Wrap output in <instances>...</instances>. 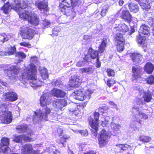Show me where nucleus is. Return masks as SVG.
Here are the masks:
<instances>
[{
  "label": "nucleus",
  "instance_id": "nucleus-1",
  "mask_svg": "<svg viewBox=\"0 0 154 154\" xmlns=\"http://www.w3.org/2000/svg\"><path fill=\"white\" fill-rule=\"evenodd\" d=\"M19 18L25 21H28L32 25L37 26L39 23V19L36 16H32V14L30 10H25L22 9L18 12Z\"/></svg>",
  "mask_w": 154,
  "mask_h": 154
},
{
  "label": "nucleus",
  "instance_id": "nucleus-2",
  "mask_svg": "<svg viewBox=\"0 0 154 154\" xmlns=\"http://www.w3.org/2000/svg\"><path fill=\"white\" fill-rule=\"evenodd\" d=\"M29 68L26 67L20 77L25 81L28 80H36L37 70L36 66L33 63L29 65Z\"/></svg>",
  "mask_w": 154,
  "mask_h": 154
},
{
  "label": "nucleus",
  "instance_id": "nucleus-3",
  "mask_svg": "<svg viewBox=\"0 0 154 154\" xmlns=\"http://www.w3.org/2000/svg\"><path fill=\"white\" fill-rule=\"evenodd\" d=\"M59 10L65 15L69 20H72L76 16L75 12L73 7H70V4L66 0L62 1L60 3Z\"/></svg>",
  "mask_w": 154,
  "mask_h": 154
},
{
  "label": "nucleus",
  "instance_id": "nucleus-4",
  "mask_svg": "<svg viewBox=\"0 0 154 154\" xmlns=\"http://www.w3.org/2000/svg\"><path fill=\"white\" fill-rule=\"evenodd\" d=\"M100 113L96 109L93 113L94 118L90 116L88 118V123L92 128L91 131V133L95 137H96L97 134L99 126V120Z\"/></svg>",
  "mask_w": 154,
  "mask_h": 154
},
{
  "label": "nucleus",
  "instance_id": "nucleus-5",
  "mask_svg": "<svg viewBox=\"0 0 154 154\" xmlns=\"http://www.w3.org/2000/svg\"><path fill=\"white\" fill-rule=\"evenodd\" d=\"M93 91L89 89L85 91L82 88H77L74 91V95L76 96V98L79 100L83 101L86 98L90 99Z\"/></svg>",
  "mask_w": 154,
  "mask_h": 154
},
{
  "label": "nucleus",
  "instance_id": "nucleus-6",
  "mask_svg": "<svg viewBox=\"0 0 154 154\" xmlns=\"http://www.w3.org/2000/svg\"><path fill=\"white\" fill-rule=\"evenodd\" d=\"M114 40L116 44V49L117 51L121 52L124 49L125 40L123 34L117 33L114 36Z\"/></svg>",
  "mask_w": 154,
  "mask_h": 154
},
{
  "label": "nucleus",
  "instance_id": "nucleus-7",
  "mask_svg": "<svg viewBox=\"0 0 154 154\" xmlns=\"http://www.w3.org/2000/svg\"><path fill=\"white\" fill-rule=\"evenodd\" d=\"M20 35L23 39L31 40L35 34V31L32 28L24 26L21 27L20 30Z\"/></svg>",
  "mask_w": 154,
  "mask_h": 154
},
{
  "label": "nucleus",
  "instance_id": "nucleus-8",
  "mask_svg": "<svg viewBox=\"0 0 154 154\" xmlns=\"http://www.w3.org/2000/svg\"><path fill=\"white\" fill-rule=\"evenodd\" d=\"M132 109L131 112L133 115V118L135 121L140 124L141 120H145L148 118L147 115L140 111L139 107L135 106L132 107Z\"/></svg>",
  "mask_w": 154,
  "mask_h": 154
},
{
  "label": "nucleus",
  "instance_id": "nucleus-9",
  "mask_svg": "<svg viewBox=\"0 0 154 154\" xmlns=\"http://www.w3.org/2000/svg\"><path fill=\"white\" fill-rule=\"evenodd\" d=\"M109 138L108 133L105 129H102L100 132L98 137V140L100 147H103L108 143V140Z\"/></svg>",
  "mask_w": 154,
  "mask_h": 154
},
{
  "label": "nucleus",
  "instance_id": "nucleus-10",
  "mask_svg": "<svg viewBox=\"0 0 154 154\" xmlns=\"http://www.w3.org/2000/svg\"><path fill=\"white\" fill-rule=\"evenodd\" d=\"M142 68L136 66H133L132 68V76L134 80H136L141 77Z\"/></svg>",
  "mask_w": 154,
  "mask_h": 154
},
{
  "label": "nucleus",
  "instance_id": "nucleus-11",
  "mask_svg": "<svg viewBox=\"0 0 154 154\" xmlns=\"http://www.w3.org/2000/svg\"><path fill=\"white\" fill-rule=\"evenodd\" d=\"M0 119L3 123L8 124L12 121V112L10 111H7L0 116Z\"/></svg>",
  "mask_w": 154,
  "mask_h": 154
},
{
  "label": "nucleus",
  "instance_id": "nucleus-12",
  "mask_svg": "<svg viewBox=\"0 0 154 154\" xmlns=\"http://www.w3.org/2000/svg\"><path fill=\"white\" fill-rule=\"evenodd\" d=\"M35 5L36 7L41 11H43L44 12H48L49 9L48 7L47 2L45 1H36Z\"/></svg>",
  "mask_w": 154,
  "mask_h": 154
},
{
  "label": "nucleus",
  "instance_id": "nucleus-13",
  "mask_svg": "<svg viewBox=\"0 0 154 154\" xmlns=\"http://www.w3.org/2000/svg\"><path fill=\"white\" fill-rule=\"evenodd\" d=\"M130 57L133 62L136 63H140L143 59L142 55L137 52L131 53L130 54Z\"/></svg>",
  "mask_w": 154,
  "mask_h": 154
},
{
  "label": "nucleus",
  "instance_id": "nucleus-14",
  "mask_svg": "<svg viewBox=\"0 0 154 154\" xmlns=\"http://www.w3.org/2000/svg\"><path fill=\"white\" fill-rule=\"evenodd\" d=\"M120 17L122 19L129 23H131L132 20V15L128 10H122Z\"/></svg>",
  "mask_w": 154,
  "mask_h": 154
},
{
  "label": "nucleus",
  "instance_id": "nucleus-15",
  "mask_svg": "<svg viewBox=\"0 0 154 154\" xmlns=\"http://www.w3.org/2000/svg\"><path fill=\"white\" fill-rule=\"evenodd\" d=\"M53 103L56 108L61 109L66 105L67 102L64 99H57L54 100Z\"/></svg>",
  "mask_w": 154,
  "mask_h": 154
},
{
  "label": "nucleus",
  "instance_id": "nucleus-16",
  "mask_svg": "<svg viewBox=\"0 0 154 154\" xmlns=\"http://www.w3.org/2000/svg\"><path fill=\"white\" fill-rule=\"evenodd\" d=\"M49 94L47 93H44L41 96L40 99V103L42 107L46 106L49 104L50 100Z\"/></svg>",
  "mask_w": 154,
  "mask_h": 154
},
{
  "label": "nucleus",
  "instance_id": "nucleus-17",
  "mask_svg": "<svg viewBox=\"0 0 154 154\" xmlns=\"http://www.w3.org/2000/svg\"><path fill=\"white\" fill-rule=\"evenodd\" d=\"M42 110V111L40 113L39 116V119L42 120V119H44L45 120H48V115L51 112V109L46 106L45 108H43Z\"/></svg>",
  "mask_w": 154,
  "mask_h": 154
},
{
  "label": "nucleus",
  "instance_id": "nucleus-18",
  "mask_svg": "<svg viewBox=\"0 0 154 154\" xmlns=\"http://www.w3.org/2000/svg\"><path fill=\"white\" fill-rule=\"evenodd\" d=\"M3 95L5 99L10 102L15 101L17 99V94L13 91L5 93Z\"/></svg>",
  "mask_w": 154,
  "mask_h": 154
},
{
  "label": "nucleus",
  "instance_id": "nucleus-19",
  "mask_svg": "<svg viewBox=\"0 0 154 154\" xmlns=\"http://www.w3.org/2000/svg\"><path fill=\"white\" fill-rule=\"evenodd\" d=\"M117 82L113 78H109L105 82L106 85L109 88L112 87V88L114 92H116L118 90V86L115 85Z\"/></svg>",
  "mask_w": 154,
  "mask_h": 154
},
{
  "label": "nucleus",
  "instance_id": "nucleus-20",
  "mask_svg": "<svg viewBox=\"0 0 154 154\" xmlns=\"http://www.w3.org/2000/svg\"><path fill=\"white\" fill-rule=\"evenodd\" d=\"M81 82L80 79L77 77L71 78L69 80V85L72 88L78 87Z\"/></svg>",
  "mask_w": 154,
  "mask_h": 154
},
{
  "label": "nucleus",
  "instance_id": "nucleus-21",
  "mask_svg": "<svg viewBox=\"0 0 154 154\" xmlns=\"http://www.w3.org/2000/svg\"><path fill=\"white\" fill-rule=\"evenodd\" d=\"M11 9H13L12 5L10 4V2L8 1L4 3L2 6L0 8V10L3 13L6 14H8L11 11Z\"/></svg>",
  "mask_w": 154,
  "mask_h": 154
},
{
  "label": "nucleus",
  "instance_id": "nucleus-22",
  "mask_svg": "<svg viewBox=\"0 0 154 154\" xmlns=\"http://www.w3.org/2000/svg\"><path fill=\"white\" fill-rule=\"evenodd\" d=\"M140 32H139L144 35L149 36L150 35L149 27L145 24H142L140 26Z\"/></svg>",
  "mask_w": 154,
  "mask_h": 154
},
{
  "label": "nucleus",
  "instance_id": "nucleus-23",
  "mask_svg": "<svg viewBox=\"0 0 154 154\" xmlns=\"http://www.w3.org/2000/svg\"><path fill=\"white\" fill-rule=\"evenodd\" d=\"M114 29L116 32H120L124 33L129 31L128 26L125 23L119 24L117 27L114 28Z\"/></svg>",
  "mask_w": 154,
  "mask_h": 154
},
{
  "label": "nucleus",
  "instance_id": "nucleus-24",
  "mask_svg": "<svg viewBox=\"0 0 154 154\" xmlns=\"http://www.w3.org/2000/svg\"><path fill=\"white\" fill-rule=\"evenodd\" d=\"M143 69L146 73L148 74H151L154 71V65L151 62H147L144 66Z\"/></svg>",
  "mask_w": 154,
  "mask_h": 154
},
{
  "label": "nucleus",
  "instance_id": "nucleus-25",
  "mask_svg": "<svg viewBox=\"0 0 154 154\" xmlns=\"http://www.w3.org/2000/svg\"><path fill=\"white\" fill-rule=\"evenodd\" d=\"M52 95L58 97H63L65 96V93L61 89L54 88L51 91Z\"/></svg>",
  "mask_w": 154,
  "mask_h": 154
},
{
  "label": "nucleus",
  "instance_id": "nucleus-26",
  "mask_svg": "<svg viewBox=\"0 0 154 154\" xmlns=\"http://www.w3.org/2000/svg\"><path fill=\"white\" fill-rule=\"evenodd\" d=\"M33 149L31 144L26 143L23 146L22 150L25 154H31Z\"/></svg>",
  "mask_w": 154,
  "mask_h": 154
},
{
  "label": "nucleus",
  "instance_id": "nucleus-27",
  "mask_svg": "<svg viewBox=\"0 0 154 154\" xmlns=\"http://www.w3.org/2000/svg\"><path fill=\"white\" fill-rule=\"evenodd\" d=\"M99 52L97 50H94L93 48L90 47L88 49V54L91 58L93 60L97 59L99 57Z\"/></svg>",
  "mask_w": 154,
  "mask_h": 154
},
{
  "label": "nucleus",
  "instance_id": "nucleus-28",
  "mask_svg": "<svg viewBox=\"0 0 154 154\" xmlns=\"http://www.w3.org/2000/svg\"><path fill=\"white\" fill-rule=\"evenodd\" d=\"M129 10L131 12L134 13L137 12L139 10V7L138 4H135L132 2H131L128 5Z\"/></svg>",
  "mask_w": 154,
  "mask_h": 154
},
{
  "label": "nucleus",
  "instance_id": "nucleus-29",
  "mask_svg": "<svg viewBox=\"0 0 154 154\" xmlns=\"http://www.w3.org/2000/svg\"><path fill=\"white\" fill-rule=\"evenodd\" d=\"M106 41L103 40L98 47V51L100 54L103 53L105 50L106 43Z\"/></svg>",
  "mask_w": 154,
  "mask_h": 154
},
{
  "label": "nucleus",
  "instance_id": "nucleus-30",
  "mask_svg": "<svg viewBox=\"0 0 154 154\" xmlns=\"http://www.w3.org/2000/svg\"><path fill=\"white\" fill-rule=\"evenodd\" d=\"M117 149H120V150L126 151L131 148V146L127 144H119L116 145Z\"/></svg>",
  "mask_w": 154,
  "mask_h": 154
},
{
  "label": "nucleus",
  "instance_id": "nucleus-31",
  "mask_svg": "<svg viewBox=\"0 0 154 154\" xmlns=\"http://www.w3.org/2000/svg\"><path fill=\"white\" fill-rule=\"evenodd\" d=\"M143 98L144 101L146 102H149L152 99V94L149 92H144Z\"/></svg>",
  "mask_w": 154,
  "mask_h": 154
},
{
  "label": "nucleus",
  "instance_id": "nucleus-32",
  "mask_svg": "<svg viewBox=\"0 0 154 154\" xmlns=\"http://www.w3.org/2000/svg\"><path fill=\"white\" fill-rule=\"evenodd\" d=\"M146 38L145 36H142L141 34L139 33L138 35L137 36L136 41L140 44H144L146 40Z\"/></svg>",
  "mask_w": 154,
  "mask_h": 154
},
{
  "label": "nucleus",
  "instance_id": "nucleus-33",
  "mask_svg": "<svg viewBox=\"0 0 154 154\" xmlns=\"http://www.w3.org/2000/svg\"><path fill=\"white\" fill-rule=\"evenodd\" d=\"M80 71L82 73L85 72L88 74H91L94 72V69L91 67H89L81 68L80 69Z\"/></svg>",
  "mask_w": 154,
  "mask_h": 154
},
{
  "label": "nucleus",
  "instance_id": "nucleus-34",
  "mask_svg": "<svg viewBox=\"0 0 154 154\" xmlns=\"http://www.w3.org/2000/svg\"><path fill=\"white\" fill-rule=\"evenodd\" d=\"M14 2L15 4V5L14 6L13 5H12L13 9H14L15 10H16L18 8L20 9V10H19V11H17V12L19 11H20L22 9H23V10H24L23 7H20V5L21 4V0H14Z\"/></svg>",
  "mask_w": 154,
  "mask_h": 154
},
{
  "label": "nucleus",
  "instance_id": "nucleus-35",
  "mask_svg": "<svg viewBox=\"0 0 154 154\" xmlns=\"http://www.w3.org/2000/svg\"><path fill=\"white\" fill-rule=\"evenodd\" d=\"M16 128L22 132H24L27 131L28 126L26 125H19L16 126Z\"/></svg>",
  "mask_w": 154,
  "mask_h": 154
},
{
  "label": "nucleus",
  "instance_id": "nucleus-36",
  "mask_svg": "<svg viewBox=\"0 0 154 154\" xmlns=\"http://www.w3.org/2000/svg\"><path fill=\"white\" fill-rule=\"evenodd\" d=\"M9 40L8 35L5 33H2L0 34V41L2 43L8 41Z\"/></svg>",
  "mask_w": 154,
  "mask_h": 154
},
{
  "label": "nucleus",
  "instance_id": "nucleus-37",
  "mask_svg": "<svg viewBox=\"0 0 154 154\" xmlns=\"http://www.w3.org/2000/svg\"><path fill=\"white\" fill-rule=\"evenodd\" d=\"M97 109L100 113L103 115L105 113H107L109 108L107 106H102L99 107Z\"/></svg>",
  "mask_w": 154,
  "mask_h": 154
},
{
  "label": "nucleus",
  "instance_id": "nucleus-38",
  "mask_svg": "<svg viewBox=\"0 0 154 154\" xmlns=\"http://www.w3.org/2000/svg\"><path fill=\"white\" fill-rule=\"evenodd\" d=\"M10 70L12 71L13 73L15 75L18 74L20 71V68L17 67L16 66H12L10 67Z\"/></svg>",
  "mask_w": 154,
  "mask_h": 154
},
{
  "label": "nucleus",
  "instance_id": "nucleus-39",
  "mask_svg": "<svg viewBox=\"0 0 154 154\" xmlns=\"http://www.w3.org/2000/svg\"><path fill=\"white\" fill-rule=\"evenodd\" d=\"M1 143L5 147H8L9 144V139L8 138L4 137L1 140Z\"/></svg>",
  "mask_w": 154,
  "mask_h": 154
},
{
  "label": "nucleus",
  "instance_id": "nucleus-40",
  "mask_svg": "<svg viewBox=\"0 0 154 154\" xmlns=\"http://www.w3.org/2000/svg\"><path fill=\"white\" fill-rule=\"evenodd\" d=\"M69 138V137L66 135L63 136L60 139L57 140V143L59 144H62L64 145V143L66 142V140Z\"/></svg>",
  "mask_w": 154,
  "mask_h": 154
},
{
  "label": "nucleus",
  "instance_id": "nucleus-41",
  "mask_svg": "<svg viewBox=\"0 0 154 154\" xmlns=\"http://www.w3.org/2000/svg\"><path fill=\"white\" fill-rule=\"evenodd\" d=\"M7 109V105L5 103H0V114H3Z\"/></svg>",
  "mask_w": 154,
  "mask_h": 154
},
{
  "label": "nucleus",
  "instance_id": "nucleus-42",
  "mask_svg": "<svg viewBox=\"0 0 154 154\" xmlns=\"http://www.w3.org/2000/svg\"><path fill=\"white\" fill-rule=\"evenodd\" d=\"M141 141L143 142L147 143L149 142L151 140V138L149 137L144 135H141L139 137Z\"/></svg>",
  "mask_w": 154,
  "mask_h": 154
},
{
  "label": "nucleus",
  "instance_id": "nucleus-43",
  "mask_svg": "<svg viewBox=\"0 0 154 154\" xmlns=\"http://www.w3.org/2000/svg\"><path fill=\"white\" fill-rule=\"evenodd\" d=\"M146 82L150 85L154 84V76L153 75H151L147 77L146 79Z\"/></svg>",
  "mask_w": 154,
  "mask_h": 154
},
{
  "label": "nucleus",
  "instance_id": "nucleus-44",
  "mask_svg": "<svg viewBox=\"0 0 154 154\" xmlns=\"http://www.w3.org/2000/svg\"><path fill=\"white\" fill-rule=\"evenodd\" d=\"M15 56L16 57L21 59L25 58L26 57V54L22 51H18L15 53Z\"/></svg>",
  "mask_w": 154,
  "mask_h": 154
},
{
  "label": "nucleus",
  "instance_id": "nucleus-45",
  "mask_svg": "<svg viewBox=\"0 0 154 154\" xmlns=\"http://www.w3.org/2000/svg\"><path fill=\"white\" fill-rule=\"evenodd\" d=\"M106 72L107 76L109 77H113L115 75V72L114 70L110 69L108 68L106 70Z\"/></svg>",
  "mask_w": 154,
  "mask_h": 154
},
{
  "label": "nucleus",
  "instance_id": "nucleus-46",
  "mask_svg": "<svg viewBox=\"0 0 154 154\" xmlns=\"http://www.w3.org/2000/svg\"><path fill=\"white\" fill-rule=\"evenodd\" d=\"M9 148L8 147H5L0 142V152L5 153L8 150Z\"/></svg>",
  "mask_w": 154,
  "mask_h": 154
},
{
  "label": "nucleus",
  "instance_id": "nucleus-47",
  "mask_svg": "<svg viewBox=\"0 0 154 154\" xmlns=\"http://www.w3.org/2000/svg\"><path fill=\"white\" fill-rule=\"evenodd\" d=\"M14 141L17 143L21 142L22 141V134L19 135H15L14 137Z\"/></svg>",
  "mask_w": 154,
  "mask_h": 154
},
{
  "label": "nucleus",
  "instance_id": "nucleus-48",
  "mask_svg": "<svg viewBox=\"0 0 154 154\" xmlns=\"http://www.w3.org/2000/svg\"><path fill=\"white\" fill-rule=\"evenodd\" d=\"M60 29L58 27L54 28L52 30V35L54 36H57L60 31Z\"/></svg>",
  "mask_w": 154,
  "mask_h": 154
},
{
  "label": "nucleus",
  "instance_id": "nucleus-49",
  "mask_svg": "<svg viewBox=\"0 0 154 154\" xmlns=\"http://www.w3.org/2000/svg\"><path fill=\"white\" fill-rule=\"evenodd\" d=\"M22 140L26 142H30L31 141L32 138L25 134H22Z\"/></svg>",
  "mask_w": 154,
  "mask_h": 154
},
{
  "label": "nucleus",
  "instance_id": "nucleus-50",
  "mask_svg": "<svg viewBox=\"0 0 154 154\" xmlns=\"http://www.w3.org/2000/svg\"><path fill=\"white\" fill-rule=\"evenodd\" d=\"M109 7L106 6L103 8L100 12V15L102 17H104L106 14L107 11L108 10Z\"/></svg>",
  "mask_w": 154,
  "mask_h": 154
},
{
  "label": "nucleus",
  "instance_id": "nucleus-51",
  "mask_svg": "<svg viewBox=\"0 0 154 154\" xmlns=\"http://www.w3.org/2000/svg\"><path fill=\"white\" fill-rule=\"evenodd\" d=\"M119 126L115 124H111V127L112 129L114 132L118 131L119 129Z\"/></svg>",
  "mask_w": 154,
  "mask_h": 154
},
{
  "label": "nucleus",
  "instance_id": "nucleus-52",
  "mask_svg": "<svg viewBox=\"0 0 154 154\" xmlns=\"http://www.w3.org/2000/svg\"><path fill=\"white\" fill-rule=\"evenodd\" d=\"M78 131L82 135L84 136H87L88 134V131L87 130H79Z\"/></svg>",
  "mask_w": 154,
  "mask_h": 154
},
{
  "label": "nucleus",
  "instance_id": "nucleus-53",
  "mask_svg": "<svg viewBox=\"0 0 154 154\" xmlns=\"http://www.w3.org/2000/svg\"><path fill=\"white\" fill-rule=\"evenodd\" d=\"M141 6H143V8L146 10H148L150 8V5L146 3H143L140 5Z\"/></svg>",
  "mask_w": 154,
  "mask_h": 154
},
{
  "label": "nucleus",
  "instance_id": "nucleus-54",
  "mask_svg": "<svg viewBox=\"0 0 154 154\" xmlns=\"http://www.w3.org/2000/svg\"><path fill=\"white\" fill-rule=\"evenodd\" d=\"M10 51H9L8 53L9 55H13L16 51V48L15 46L13 47H11L10 48Z\"/></svg>",
  "mask_w": 154,
  "mask_h": 154
},
{
  "label": "nucleus",
  "instance_id": "nucleus-55",
  "mask_svg": "<svg viewBox=\"0 0 154 154\" xmlns=\"http://www.w3.org/2000/svg\"><path fill=\"white\" fill-rule=\"evenodd\" d=\"M10 67L8 69H7L5 70V72L7 74V75L9 78L13 76L12 75V71L10 70Z\"/></svg>",
  "mask_w": 154,
  "mask_h": 154
},
{
  "label": "nucleus",
  "instance_id": "nucleus-56",
  "mask_svg": "<svg viewBox=\"0 0 154 154\" xmlns=\"http://www.w3.org/2000/svg\"><path fill=\"white\" fill-rule=\"evenodd\" d=\"M41 76L44 79H46L48 77V75L46 72H42L41 73Z\"/></svg>",
  "mask_w": 154,
  "mask_h": 154
},
{
  "label": "nucleus",
  "instance_id": "nucleus-57",
  "mask_svg": "<svg viewBox=\"0 0 154 154\" xmlns=\"http://www.w3.org/2000/svg\"><path fill=\"white\" fill-rule=\"evenodd\" d=\"M20 45L21 46L25 47H28L29 46H30L31 45V44L26 42H21L20 43Z\"/></svg>",
  "mask_w": 154,
  "mask_h": 154
},
{
  "label": "nucleus",
  "instance_id": "nucleus-58",
  "mask_svg": "<svg viewBox=\"0 0 154 154\" xmlns=\"http://www.w3.org/2000/svg\"><path fill=\"white\" fill-rule=\"evenodd\" d=\"M101 63L99 60V58L96 59V67L97 68H100L101 66Z\"/></svg>",
  "mask_w": 154,
  "mask_h": 154
},
{
  "label": "nucleus",
  "instance_id": "nucleus-59",
  "mask_svg": "<svg viewBox=\"0 0 154 154\" xmlns=\"http://www.w3.org/2000/svg\"><path fill=\"white\" fill-rule=\"evenodd\" d=\"M72 7H74L77 5V3H78L79 0H70Z\"/></svg>",
  "mask_w": 154,
  "mask_h": 154
},
{
  "label": "nucleus",
  "instance_id": "nucleus-60",
  "mask_svg": "<svg viewBox=\"0 0 154 154\" xmlns=\"http://www.w3.org/2000/svg\"><path fill=\"white\" fill-rule=\"evenodd\" d=\"M79 110H75L72 111V114L73 115L76 116H79Z\"/></svg>",
  "mask_w": 154,
  "mask_h": 154
},
{
  "label": "nucleus",
  "instance_id": "nucleus-61",
  "mask_svg": "<svg viewBox=\"0 0 154 154\" xmlns=\"http://www.w3.org/2000/svg\"><path fill=\"white\" fill-rule=\"evenodd\" d=\"M89 57L88 54H86L83 59L84 61L86 62H88L89 60Z\"/></svg>",
  "mask_w": 154,
  "mask_h": 154
},
{
  "label": "nucleus",
  "instance_id": "nucleus-62",
  "mask_svg": "<svg viewBox=\"0 0 154 154\" xmlns=\"http://www.w3.org/2000/svg\"><path fill=\"white\" fill-rule=\"evenodd\" d=\"M63 130L62 128H58L57 130V133L60 136L63 133Z\"/></svg>",
  "mask_w": 154,
  "mask_h": 154
},
{
  "label": "nucleus",
  "instance_id": "nucleus-63",
  "mask_svg": "<svg viewBox=\"0 0 154 154\" xmlns=\"http://www.w3.org/2000/svg\"><path fill=\"white\" fill-rule=\"evenodd\" d=\"M43 24L45 26H48L50 24V22L47 20H45L43 21Z\"/></svg>",
  "mask_w": 154,
  "mask_h": 154
},
{
  "label": "nucleus",
  "instance_id": "nucleus-64",
  "mask_svg": "<svg viewBox=\"0 0 154 154\" xmlns=\"http://www.w3.org/2000/svg\"><path fill=\"white\" fill-rule=\"evenodd\" d=\"M84 154H96V153L94 151L91 150L87 152L86 153H85Z\"/></svg>",
  "mask_w": 154,
  "mask_h": 154
}]
</instances>
